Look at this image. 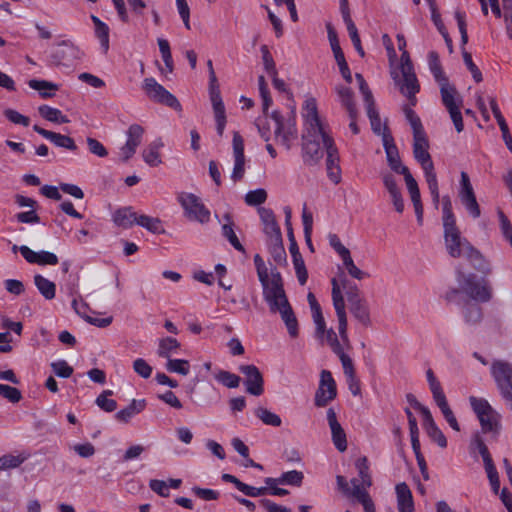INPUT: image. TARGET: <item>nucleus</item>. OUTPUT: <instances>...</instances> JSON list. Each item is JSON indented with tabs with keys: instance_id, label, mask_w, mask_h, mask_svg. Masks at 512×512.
<instances>
[{
	"instance_id": "1",
	"label": "nucleus",
	"mask_w": 512,
	"mask_h": 512,
	"mask_svg": "<svg viewBox=\"0 0 512 512\" xmlns=\"http://www.w3.org/2000/svg\"><path fill=\"white\" fill-rule=\"evenodd\" d=\"M443 229L448 254L453 258L465 257L477 268L482 262V255L466 238L461 236L456 222L443 224Z\"/></svg>"
},
{
	"instance_id": "2",
	"label": "nucleus",
	"mask_w": 512,
	"mask_h": 512,
	"mask_svg": "<svg viewBox=\"0 0 512 512\" xmlns=\"http://www.w3.org/2000/svg\"><path fill=\"white\" fill-rule=\"evenodd\" d=\"M413 140L414 157L421 164L428 185V189L432 196V201L434 205L437 207L440 198L438 181L434 170V164L428 152L429 143L426 133H422L421 135H414Z\"/></svg>"
},
{
	"instance_id": "3",
	"label": "nucleus",
	"mask_w": 512,
	"mask_h": 512,
	"mask_svg": "<svg viewBox=\"0 0 512 512\" xmlns=\"http://www.w3.org/2000/svg\"><path fill=\"white\" fill-rule=\"evenodd\" d=\"M302 139L303 160L308 165H315L323 158L324 150L328 151V140L334 142L327 129L315 133L304 130Z\"/></svg>"
},
{
	"instance_id": "4",
	"label": "nucleus",
	"mask_w": 512,
	"mask_h": 512,
	"mask_svg": "<svg viewBox=\"0 0 512 512\" xmlns=\"http://www.w3.org/2000/svg\"><path fill=\"white\" fill-rule=\"evenodd\" d=\"M439 86L443 105L449 112L456 131L460 133L464 129L463 118L460 111L463 100L455 86L451 85L449 81H445L439 84Z\"/></svg>"
},
{
	"instance_id": "5",
	"label": "nucleus",
	"mask_w": 512,
	"mask_h": 512,
	"mask_svg": "<svg viewBox=\"0 0 512 512\" xmlns=\"http://www.w3.org/2000/svg\"><path fill=\"white\" fill-rule=\"evenodd\" d=\"M471 407L476 413L483 433H498L500 429V415L496 412L487 400L471 396L469 398Z\"/></svg>"
},
{
	"instance_id": "6",
	"label": "nucleus",
	"mask_w": 512,
	"mask_h": 512,
	"mask_svg": "<svg viewBox=\"0 0 512 512\" xmlns=\"http://www.w3.org/2000/svg\"><path fill=\"white\" fill-rule=\"evenodd\" d=\"M84 57V52L70 40H63L57 44L51 53L49 62L59 68L71 69Z\"/></svg>"
},
{
	"instance_id": "7",
	"label": "nucleus",
	"mask_w": 512,
	"mask_h": 512,
	"mask_svg": "<svg viewBox=\"0 0 512 512\" xmlns=\"http://www.w3.org/2000/svg\"><path fill=\"white\" fill-rule=\"evenodd\" d=\"M178 201L184 210V216L189 221L197 222L202 225L210 221V210L197 195L182 192L178 195Z\"/></svg>"
},
{
	"instance_id": "8",
	"label": "nucleus",
	"mask_w": 512,
	"mask_h": 512,
	"mask_svg": "<svg viewBox=\"0 0 512 512\" xmlns=\"http://www.w3.org/2000/svg\"><path fill=\"white\" fill-rule=\"evenodd\" d=\"M271 122L276 142L289 150L298 138L294 119L291 117L284 119L278 111H273Z\"/></svg>"
},
{
	"instance_id": "9",
	"label": "nucleus",
	"mask_w": 512,
	"mask_h": 512,
	"mask_svg": "<svg viewBox=\"0 0 512 512\" xmlns=\"http://www.w3.org/2000/svg\"><path fill=\"white\" fill-rule=\"evenodd\" d=\"M492 376L502 397L512 403V366L505 361H495L491 366Z\"/></svg>"
},
{
	"instance_id": "10",
	"label": "nucleus",
	"mask_w": 512,
	"mask_h": 512,
	"mask_svg": "<svg viewBox=\"0 0 512 512\" xmlns=\"http://www.w3.org/2000/svg\"><path fill=\"white\" fill-rule=\"evenodd\" d=\"M263 296L272 313H279L290 305L285 295L279 272L272 271V287L264 289Z\"/></svg>"
},
{
	"instance_id": "11",
	"label": "nucleus",
	"mask_w": 512,
	"mask_h": 512,
	"mask_svg": "<svg viewBox=\"0 0 512 512\" xmlns=\"http://www.w3.org/2000/svg\"><path fill=\"white\" fill-rule=\"evenodd\" d=\"M332 301L338 319V331L343 344L350 347V341L347 334V316L345 311V302L341 292L340 285L336 278L331 280Z\"/></svg>"
},
{
	"instance_id": "12",
	"label": "nucleus",
	"mask_w": 512,
	"mask_h": 512,
	"mask_svg": "<svg viewBox=\"0 0 512 512\" xmlns=\"http://www.w3.org/2000/svg\"><path fill=\"white\" fill-rule=\"evenodd\" d=\"M457 280L470 298L480 302H488L491 299L490 288L485 282L477 281L474 274L459 273Z\"/></svg>"
},
{
	"instance_id": "13",
	"label": "nucleus",
	"mask_w": 512,
	"mask_h": 512,
	"mask_svg": "<svg viewBox=\"0 0 512 512\" xmlns=\"http://www.w3.org/2000/svg\"><path fill=\"white\" fill-rule=\"evenodd\" d=\"M460 188H459V199L469 215L474 219H477L481 215L480 206L477 202L473 186L470 182L468 174L464 171L461 172Z\"/></svg>"
},
{
	"instance_id": "14",
	"label": "nucleus",
	"mask_w": 512,
	"mask_h": 512,
	"mask_svg": "<svg viewBox=\"0 0 512 512\" xmlns=\"http://www.w3.org/2000/svg\"><path fill=\"white\" fill-rule=\"evenodd\" d=\"M455 18L457 20L459 32L461 34V45H462V56L463 61L467 67V69L470 71L473 79L479 83L483 80L482 73L479 70V68L476 66V64L472 60L471 54L465 50L464 46L468 42V34L466 29V21H465V13L461 11L455 12Z\"/></svg>"
},
{
	"instance_id": "15",
	"label": "nucleus",
	"mask_w": 512,
	"mask_h": 512,
	"mask_svg": "<svg viewBox=\"0 0 512 512\" xmlns=\"http://www.w3.org/2000/svg\"><path fill=\"white\" fill-rule=\"evenodd\" d=\"M336 395V383L331 372L328 370H322L320 374L319 387L315 393V405L317 407H325L329 402L335 399Z\"/></svg>"
},
{
	"instance_id": "16",
	"label": "nucleus",
	"mask_w": 512,
	"mask_h": 512,
	"mask_svg": "<svg viewBox=\"0 0 512 512\" xmlns=\"http://www.w3.org/2000/svg\"><path fill=\"white\" fill-rule=\"evenodd\" d=\"M239 371L245 376L246 391L254 396L264 392V380L260 370L253 364L241 365Z\"/></svg>"
},
{
	"instance_id": "17",
	"label": "nucleus",
	"mask_w": 512,
	"mask_h": 512,
	"mask_svg": "<svg viewBox=\"0 0 512 512\" xmlns=\"http://www.w3.org/2000/svg\"><path fill=\"white\" fill-rule=\"evenodd\" d=\"M233 156L234 167L231 174L233 182L240 181L245 174V155H244V140L239 132L233 133Z\"/></svg>"
},
{
	"instance_id": "18",
	"label": "nucleus",
	"mask_w": 512,
	"mask_h": 512,
	"mask_svg": "<svg viewBox=\"0 0 512 512\" xmlns=\"http://www.w3.org/2000/svg\"><path fill=\"white\" fill-rule=\"evenodd\" d=\"M302 116L305 122V129L315 133V130L326 129L325 125L320 121L318 116L317 103L315 98H308L304 102Z\"/></svg>"
},
{
	"instance_id": "19",
	"label": "nucleus",
	"mask_w": 512,
	"mask_h": 512,
	"mask_svg": "<svg viewBox=\"0 0 512 512\" xmlns=\"http://www.w3.org/2000/svg\"><path fill=\"white\" fill-rule=\"evenodd\" d=\"M258 212L263 224V231L268 238V242L282 239V233L273 211L269 208L261 207L258 209Z\"/></svg>"
},
{
	"instance_id": "20",
	"label": "nucleus",
	"mask_w": 512,
	"mask_h": 512,
	"mask_svg": "<svg viewBox=\"0 0 512 512\" xmlns=\"http://www.w3.org/2000/svg\"><path fill=\"white\" fill-rule=\"evenodd\" d=\"M19 251L23 258L31 264L56 265L59 262L57 255L49 251L36 252L25 245L20 246Z\"/></svg>"
},
{
	"instance_id": "21",
	"label": "nucleus",
	"mask_w": 512,
	"mask_h": 512,
	"mask_svg": "<svg viewBox=\"0 0 512 512\" xmlns=\"http://www.w3.org/2000/svg\"><path fill=\"white\" fill-rule=\"evenodd\" d=\"M327 421L332 434V441L335 447L344 452L347 449L346 433L337 420L336 412L333 408L327 410Z\"/></svg>"
},
{
	"instance_id": "22",
	"label": "nucleus",
	"mask_w": 512,
	"mask_h": 512,
	"mask_svg": "<svg viewBox=\"0 0 512 512\" xmlns=\"http://www.w3.org/2000/svg\"><path fill=\"white\" fill-rule=\"evenodd\" d=\"M349 309L351 314L365 327L371 325L370 309L364 297L356 294L349 297Z\"/></svg>"
},
{
	"instance_id": "23",
	"label": "nucleus",
	"mask_w": 512,
	"mask_h": 512,
	"mask_svg": "<svg viewBox=\"0 0 512 512\" xmlns=\"http://www.w3.org/2000/svg\"><path fill=\"white\" fill-rule=\"evenodd\" d=\"M383 146L386 152L387 162L389 167L396 173L402 174L409 170L406 166L402 165L398 149L393 142L390 134L383 135Z\"/></svg>"
},
{
	"instance_id": "24",
	"label": "nucleus",
	"mask_w": 512,
	"mask_h": 512,
	"mask_svg": "<svg viewBox=\"0 0 512 512\" xmlns=\"http://www.w3.org/2000/svg\"><path fill=\"white\" fill-rule=\"evenodd\" d=\"M402 79L397 81L399 89L403 95H405L412 103L415 104V94L419 92L420 86L418 84L417 77L414 70L401 71Z\"/></svg>"
},
{
	"instance_id": "25",
	"label": "nucleus",
	"mask_w": 512,
	"mask_h": 512,
	"mask_svg": "<svg viewBox=\"0 0 512 512\" xmlns=\"http://www.w3.org/2000/svg\"><path fill=\"white\" fill-rule=\"evenodd\" d=\"M33 129L35 132L52 142L57 147L65 148L71 151H75L77 149L74 140L69 136L43 129L38 125H34Z\"/></svg>"
},
{
	"instance_id": "26",
	"label": "nucleus",
	"mask_w": 512,
	"mask_h": 512,
	"mask_svg": "<svg viewBox=\"0 0 512 512\" xmlns=\"http://www.w3.org/2000/svg\"><path fill=\"white\" fill-rule=\"evenodd\" d=\"M423 427L428 436L441 448L447 447V439L436 425L430 411L424 410Z\"/></svg>"
},
{
	"instance_id": "27",
	"label": "nucleus",
	"mask_w": 512,
	"mask_h": 512,
	"mask_svg": "<svg viewBox=\"0 0 512 512\" xmlns=\"http://www.w3.org/2000/svg\"><path fill=\"white\" fill-rule=\"evenodd\" d=\"M397 508L399 512H414V501L410 488L405 482L395 487Z\"/></svg>"
},
{
	"instance_id": "28",
	"label": "nucleus",
	"mask_w": 512,
	"mask_h": 512,
	"mask_svg": "<svg viewBox=\"0 0 512 512\" xmlns=\"http://www.w3.org/2000/svg\"><path fill=\"white\" fill-rule=\"evenodd\" d=\"M336 94L341 105L347 110L349 118H357V109L353 100V92L347 86L338 85L335 87Z\"/></svg>"
},
{
	"instance_id": "29",
	"label": "nucleus",
	"mask_w": 512,
	"mask_h": 512,
	"mask_svg": "<svg viewBox=\"0 0 512 512\" xmlns=\"http://www.w3.org/2000/svg\"><path fill=\"white\" fill-rule=\"evenodd\" d=\"M137 216L132 207H122L114 212L113 221L117 226L127 229L136 224Z\"/></svg>"
},
{
	"instance_id": "30",
	"label": "nucleus",
	"mask_w": 512,
	"mask_h": 512,
	"mask_svg": "<svg viewBox=\"0 0 512 512\" xmlns=\"http://www.w3.org/2000/svg\"><path fill=\"white\" fill-rule=\"evenodd\" d=\"M223 224H222V235L229 241V243L238 251H244L243 245L240 243L237 238L233 226L234 223L230 214L226 213L223 215Z\"/></svg>"
},
{
	"instance_id": "31",
	"label": "nucleus",
	"mask_w": 512,
	"mask_h": 512,
	"mask_svg": "<svg viewBox=\"0 0 512 512\" xmlns=\"http://www.w3.org/2000/svg\"><path fill=\"white\" fill-rule=\"evenodd\" d=\"M34 284L46 300H52L55 298L56 285L54 282L40 274H37L34 276Z\"/></svg>"
},
{
	"instance_id": "32",
	"label": "nucleus",
	"mask_w": 512,
	"mask_h": 512,
	"mask_svg": "<svg viewBox=\"0 0 512 512\" xmlns=\"http://www.w3.org/2000/svg\"><path fill=\"white\" fill-rule=\"evenodd\" d=\"M28 85L31 89L38 91L42 98L52 97L54 92L59 89L57 84L46 80L31 79L28 81Z\"/></svg>"
},
{
	"instance_id": "33",
	"label": "nucleus",
	"mask_w": 512,
	"mask_h": 512,
	"mask_svg": "<svg viewBox=\"0 0 512 512\" xmlns=\"http://www.w3.org/2000/svg\"><path fill=\"white\" fill-rule=\"evenodd\" d=\"M165 369L169 373L187 376L190 373V362L185 359H176L173 357L167 358Z\"/></svg>"
},
{
	"instance_id": "34",
	"label": "nucleus",
	"mask_w": 512,
	"mask_h": 512,
	"mask_svg": "<svg viewBox=\"0 0 512 512\" xmlns=\"http://www.w3.org/2000/svg\"><path fill=\"white\" fill-rule=\"evenodd\" d=\"M279 314L281 316V319L285 323L289 335L292 338H296L298 336V321L291 306L288 305L286 308L281 310Z\"/></svg>"
},
{
	"instance_id": "35",
	"label": "nucleus",
	"mask_w": 512,
	"mask_h": 512,
	"mask_svg": "<svg viewBox=\"0 0 512 512\" xmlns=\"http://www.w3.org/2000/svg\"><path fill=\"white\" fill-rule=\"evenodd\" d=\"M38 111L43 118L50 122L59 124L69 122L67 116L63 115L62 112L57 108H53L48 105H42L38 108Z\"/></svg>"
},
{
	"instance_id": "36",
	"label": "nucleus",
	"mask_w": 512,
	"mask_h": 512,
	"mask_svg": "<svg viewBox=\"0 0 512 512\" xmlns=\"http://www.w3.org/2000/svg\"><path fill=\"white\" fill-rule=\"evenodd\" d=\"M144 408V401L133 400L127 407L116 413V419L120 422L127 423L133 416Z\"/></svg>"
},
{
	"instance_id": "37",
	"label": "nucleus",
	"mask_w": 512,
	"mask_h": 512,
	"mask_svg": "<svg viewBox=\"0 0 512 512\" xmlns=\"http://www.w3.org/2000/svg\"><path fill=\"white\" fill-rule=\"evenodd\" d=\"M428 64H429L430 71L433 74V76L438 84L448 81L447 77L445 76V74L442 70L439 56L435 51H431L429 53Z\"/></svg>"
},
{
	"instance_id": "38",
	"label": "nucleus",
	"mask_w": 512,
	"mask_h": 512,
	"mask_svg": "<svg viewBox=\"0 0 512 512\" xmlns=\"http://www.w3.org/2000/svg\"><path fill=\"white\" fill-rule=\"evenodd\" d=\"M91 20L95 26V34L97 38L100 40L101 46L104 50H108L109 48V27L102 22L95 15H91Z\"/></svg>"
},
{
	"instance_id": "39",
	"label": "nucleus",
	"mask_w": 512,
	"mask_h": 512,
	"mask_svg": "<svg viewBox=\"0 0 512 512\" xmlns=\"http://www.w3.org/2000/svg\"><path fill=\"white\" fill-rule=\"evenodd\" d=\"M181 343L174 337H162V357L170 358L179 355Z\"/></svg>"
},
{
	"instance_id": "40",
	"label": "nucleus",
	"mask_w": 512,
	"mask_h": 512,
	"mask_svg": "<svg viewBox=\"0 0 512 512\" xmlns=\"http://www.w3.org/2000/svg\"><path fill=\"white\" fill-rule=\"evenodd\" d=\"M143 132V128L140 125H131L127 131V140L125 145L134 150L135 152L136 148L141 143Z\"/></svg>"
},
{
	"instance_id": "41",
	"label": "nucleus",
	"mask_w": 512,
	"mask_h": 512,
	"mask_svg": "<svg viewBox=\"0 0 512 512\" xmlns=\"http://www.w3.org/2000/svg\"><path fill=\"white\" fill-rule=\"evenodd\" d=\"M143 132V128L140 125H131L127 131V140L125 145L134 150L135 152L136 148L141 143Z\"/></svg>"
},
{
	"instance_id": "42",
	"label": "nucleus",
	"mask_w": 512,
	"mask_h": 512,
	"mask_svg": "<svg viewBox=\"0 0 512 512\" xmlns=\"http://www.w3.org/2000/svg\"><path fill=\"white\" fill-rule=\"evenodd\" d=\"M143 132V128L140 125H131L127 131V140L125 145L134 150L135 152L136 148L141 143Z\"/></svg>"
},
{
	"instance_id": "43",
	"label": "nucleus",
	"mask_w": 512,
	"mask_h": 512,
	"mask_svg": "<svg viewBox=\"0 0 512 512\" xmlns=\"http://www.w3.org/2000/svg\"><path fill=\"white\" fill-rule=\"evenodd\" d=\"M255 415L266 425L279 427L282 423V420L279 415L271 412L270 410L264 407H258L255 410Z\"/></svg>"
},
{
	"instance_id": "44",
	"label": "nucleus",
	"mask_w": 512,
	"mask_h": 512,
	"mask_svg": "<svg viewBox=\"0 0 512 512\" xmlns=\"http://www.w3.org/2000/svg\"><path fill=\"white\" fill-rule=\"evenodd\" d=\"M366 110H367V116L370 120L371 127H372V130L374 131V133H376L378 135H380V134L384 135L385 134L384 131L386 130V127L382 128L381 119H380L379 113L375 107L374 102L366 105Z\"/></svg>"
},
{
	"instance_id": "45",
	"label": "nucleus",
	"mask_w": 512,
	"mask_h": 512,
	"mask_svg": "<svg viewBox=\"0 0 512 512\" xmlns=\"http://www.w3.org/2000/svg\"><path fill=\"white\" fill-rule=\"evenodd\" d=\"M484 463L485 472L487 474L489 483L491 485L492 491L495 494L499 493L500 489V480H499V474L497 472V469L494 465L493 459L488 460Z\"/></svg>"
},
{
	"instance_id": "46",
	"label": "nucleus",
	"mask_w": 512,
	"mask_h": 512,
	"mask_svg": "<svg viewBox=\"0 0 512 512\" xmlns=\"http://www.w3.org/2000/svg\"><path fill=\"white\" fill-rule=\"evenodd\" d=\"M27 459L26 455L6 454L0 457V470H7L19 467Z\"/></svg>"
},
{
	"instance_id": "47",
	"label": "nucleus",
	"mask_w": 512,
	"mask_h": 512,
	"mask_svg": "<svg viewBox=\"0 0 512 512\" xmlns=\"http://www.w3.org/2000/svg\"><path fill=\"white\" fill-rule=\"evenodd\" d=\"M270 253L277 264L286 263V252L283 246V240L278 239L276 241L268 242Z\"/></svg>"
},
{
	"instance_id": "48",
	"label": "nucleus",
	"mask_w": 512,
	"mask_h": 512,
	"mask_svg": "<svg viewBox=\"0 0 512 512\" xmlns=\"http://www.w3.org/2000/svg\"><path fill=\"white\" fill-rule=\"evenodd\" d=\"M142 88L145 94L156 102H160V85L152 78H145Z\"/></svg>"
},
{
	"instance_id": "49",
	"label": "nucleus",
	"mask_w": 512,
	"mask_h": 512,
	"mask_svg": "<svg viewBox=\"0 0 512 512\" xmlns=\"http://www.w3.org/2000/svg\"><path fill=\"white\" fill-rule=\"evenodd\" d=\"M404 114L407 119V121L410 123V126L413 130V136L414 135H421L422 133H425L423 125L421 123L420 118L416 115V113L408 106H405Z\"/></svg>"
},
{
	"instance_id": "50",
	"label": "nucleus",
	"mask_w": 512,
	"mask_h": 512,
	"mask_svg": "<svg viewBox=\"0 0 512 512\" xmlns=\"http://www.w3.org/2000/svg\"><path fill=\"white\" fill-rule=\"evenodd\" d=\"M113 392L111 390H104L97 398L95 403L105 412H112L117 408V403L113 399H109Z\"/></svg>"
},
{
	"instance_id": "51",
	"label": "nucleus",
	"mask_w": 512,
	"mask_h": 512,
	"mask_svg": "<svg viewBox=\"0 0 512 512\" xmlns=\"http://www.w3.org/2000/svg\"><path fill=\"white\" fill-rule=\"evenodd\" d=\"M267 199V192L263 188L251 190L245 195V203L249 206H258L263 204Z\"/></svg>"
},
{
	"instance_id": "52",
	"label": "nucleus",
	"mask_w": 512,
	"mask_h": 512,
	"mask_svg": "<svg viewBox=\"0 0 512 512\" xmlns=\"http://www.w3.org/2000/svg\"><path fill=\"white\" fill-rule=\"evenodd\" d=\"M355 466L358 470L359 477L361 478L362 485L370 487L372 484L371 477L369 474L368 460L366 457H360L357 459Z\"/></svg>"
},
{
	"instance_id": "53",
	"label": "nucleus",
	"mask_w": 512,
	"mask_h": 512,
	"mask_svg": "<svg viewBox=\"0 0 512 512\" xmlns=\"http://www.w3.org/2000/svg\"><path fill=\"white\" fill-rule=\"evenodd\" d=\"M327 32H328V39L331 45V49L333 51L335 60H342L344 58V53L340 47L339 40L337 37V33L334 30V28L331 26V24H327Z\"/></svg>"
},
{
	"instance_id": "54",
	"label": "nucleus",
	"mask_w": 512,
	"mask_h": 512,
	"mask_svg": "<svg viewBox=\"0 0 512 512\" xmlns=\"http://www.w3.org/2000/svg\"><path fill=\"white\" fill-rule=\"evenodd\" d=\"M159 157H160V145L157 143H152L143 152L144 161L151 166H157L160 163Z\"/></svg>"
},
{
	"instance_id": "55",
	"label": "nucleus",
	"mask_w": 512,
	"mask_h": 512,
	"mask_svg": "<svg viewBox=\"0 0 512 512\" xmlns=\"http://www.w3.org/2000/svg\"><path fill=\"white\" fill-rule=\"evenodd\" d=\"M437 406L441 410L443 417L445 418V420L447 421L449 426L455 431H460V426L458 424V421H457L453 411L450 409L447 400L442 403H439Z\"/></svg>"
},
{
	"instance_id": "56",
	"label": "nucleus",
	"mask_w": 512,
	"mask_h": 512,
	"mask_svg": "<svg viewBox=\"0 0 512 512\" xmlns=\"http://www.w3.org/2000/svg\"><path fill=\"white\" fill-rule=\"evenodd\" d=\"M464 317L468 323H477L481 320L482 311L481 308L473 303H467L464 308Z\"/></svg>"
},
{
	"instance_id": "57",
	"label": "nucleus",
	"mask_w": 512,
	"mask_h": 512,
	"mask_svg": "<svg viewBox=\"0 0 512 512\" xmlns=\"http://www.w3.org/2000/svg\"><path fill=\"white\" fill-rule=\"evenodd\" d=\"M136 224L147 229L152 233L158 232L160 221L158 218H153L144 214L137 216Z\"/></svg>"
},
{
	"instance_id": "58",
	"label": "nucleus",
	"mask_w": 512,
	"mask_h": 512,
	"mask_svg": "<svg viewBox=\"0 0 512 512\" xmlns=\"http://www.w3.org/2000/svg\"><path fill=\"white\" fill-rule=\"evenodd\" d=\"M293 264L299 283L301 285H304L307 282L308 273L305 267L304 260L300 253H297V255H295V258H293Z\"/></svg>"
},
{
	"instance_id": "59",
	"label": "nucleus",
	"mask_w": 512,
	"mask_h": 512,
	"mask_svg": "<svg viewBox=\"0 0 512 512\" xmlns=\"http://www.w3.org/2000/svg\"><path fill=\"white\" fill-rule=\"evenodd\" d=\"M261 54H262V60L265 70L270 76L277 75V70L275 66V62L273 60V57L271 53L269 52V49L266 45H262L261 48Z\"/></svg>"
},
{
	"instance_id": "60",
	"label": "nucleus",
	"mask_w": 512,
	"mask_h": 512,
	"mask_svg": "<svg viewBox=\"0 0 512 512\" xmlns=\"http://www.w3.org/2000/svg\"><path fill=\"white\" fill-rule=\"evenodd\" d=\"M217 380L228 388H237L240 384V377L228 371H221L217 375Z\"/></svg>"
},
{
	"instance_id": "61",
	"label": "nucleus",
	"mask_w": 512,
	"mask_h": 512,
	"mask_svg": "<svg viewBox=\"0 0 512 512\" xmlns=\"http://www.w3.org/2000/svg\"><path fill=\"white\" fill-rule=\"evenodd\" d=\"M0 395L12 403H17L22 398L19 389L6 384H0Z\"/></svg>"
},
{
	"instance_id": "62",
	"label": "nucleus",
	"mask_w": 512,
	"mask_h": 512,
	"mask_svg": "<svg viewBox=\"0 0 512 512\" xmlns=\"http://www.w3.org/2000/svg\"><path fill=\"white\" fill-rule=\"evenodd\" d=\"M191 491L195 496L204 501L217 500L220 496V493L216 490L198 486L192 487Z\"/></svg>"
},
{
	"instance_id": "63",
	"label": "nucleus",
	"mask_w": 512,
	"mask_h": 512,
	"mask_svg": "<svg viewBox=\"0 0 512 512\" xmlns=\"http://www.w3.org/2000/svg\"><path fill=\"white\" fill-rule=\"evenodd\" d=\"M303 473L297 470H291L281 475L282 484L300 486L303 481Z\"/></svg>"
},
{
	"instance_id": "64",
	"label": "nucleus",
	"mask_w": 512,
	"mask_h": 512,
	"mask_svg": "<svg viewBox=\"0 0 512 512\" xmlns=\"http://www.w3.org/2000/svg\"><path fill=\"white\" fill-rule=\"evenodd\" d=\"M5 117L14 124L22 125L24 127L29 126L30 119L19 113L18 111L8 108L4 111Z\"/></svg>"
}]
</instances>
